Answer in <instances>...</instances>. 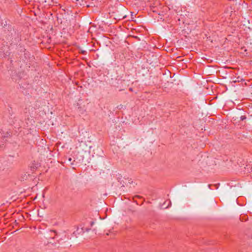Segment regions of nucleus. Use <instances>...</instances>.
Returning <instances> with one entry per match:
<instances>
[{
	"instance_id": "39448f33",
	"label": "nucleus",
	"mask_w": 252,
	"mask_h": 252,
	"mask_svg": "<svg viewBox=\"0 0 252 252\" xmlns=\"http://www.w3.org/2000/svg\"><path fill=\"white\" fill-rule=\"evenodd\" d=\"M71 160H72V158H69L68 159V162H71ZM70 163L71 164H72V163Z\"/></svg>"
},
{
	"instance_id": "f03ea898",
	"label": "nucleus",
	"mask_w": 252,
	"mask_h": 252,
	"mask_svg": "<svg viewBox=\"0 0 252 252\" xmlns=\"http://www.w3.org/2000/svg\"><path fill=\"white\" fill-rule=\"evenodd\" d=\"M45 3H48L49 4H51L52 2H54V0H43Z\"/></svg>"
},
{
	"instance_id": "6e6552de",
	"label": "nucleus",
	"mask_w": 252,
	"mask_h": 252,
	"mask_svg": "<svg viewBox=\"0 0 252 252\" xmlns=\"http://www.w3.org/2000/svg\"><path fill=\"white\" fill-rule=\"evenodd\" d=\"M241 119H242V120H243L244 117H241Z\"/></svg>"
},
{
	"instance_id": "7ed1b4c3",
	"label": "nucleus",
	"mask_w": 252,
	"mask_h": 252,
	"mask_svg": "<svg viewBox=\"0 0 252 252\" xmlns=\"http://www.w3.org/2000/svg\"><path fill=\"white\" fill-rule=\"evenodd\" d=\"M126 17V15L119 16H118V18H119V19H120L121 18L124 19V18H125Z\"/></svg>"
},
{
	"instance_id": "f257e3e1",
	"label": "nucleus",
	"mask_w": 252,
	"mask_h": 252,
	"mask_svg": "<svg viewBox=\"0 0 252 252\" xmlns=\"http://www.w3.org/2000/svg\"><path fill=\"white\" fill-rule=\"evenodd\" d=\"M82 232H84L83 228H81L80 229L79 228H78L77 230V231L76 232H74V234L75 235H77V234H80Z\"/></svg>"
},
{
	"instance_id": "20e7f679",
	"label": "nucleus",
	"mask_w": 252,
	"mask_h": 252,
	"mask_svg": "<svg viewBox=\"0 0 252 252\" xmlns=\"http://www.w3.org/2000/svg\"><path fill=\"white\" fill-rule=\"evenodd\" d=\"M27 178V176L26 175V174H25L24 177H23V180H26Z\"/></svg>"
},
{
	"instance_id": "0eeeda50",
	"label": "nucleus",
	"mask_w": 252,
	"mask_h": 252,
	"mask_svg": "<svg viewBox=\"0 0 252 252\" xmlns=\"http://www.w3.org/2000/svg\"><path fill=\"white\" fill-rule=\"evenodd\" d=\"M241 119H242V120H243L244 117H241Z\"/></svg>"
},
{
	"instance_id": "1a4fd4ad",
	"label": "nucleus",
	"mask_w": 252,
	"mask_h": 252,
	"mask_svg": "<svg viewBox=\"0 0 252 252\" xmlns=\"http://www.w3.org/2000/svg\"><path fill=\"white\" fill-rule=\"evenodd\" d=\"M76 0L79 1V0Z\"/></svg>"
},
{
	"instance_id": "423d86ee",
	"label": "nucleus",
	"mask_w": 252,
	"mask_h": 252,
	"mask_svg": "<svg viewBox=\"0 0 252 252\" xmlns=\"http://www.w3.org/2000/svg\"><path fill=\"white\" fill-rule=\"evenodd\" d=\"M94 222H91V225H93L94 224Z\"/></svg>"
}]
</instances>
